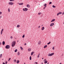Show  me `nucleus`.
<instances>
[{
  "label": "nucleus",
  "instance_id": "f257e3e1",
  "mask_svg": "<svg viewBox=\"0 0 64 64\" xmlns=\"http://www.w3.org/2000/svg\"><path fill=\"white\" fill-rule=\"evenodd\" d=\"M15 45H16V42H15V41H14L12 42V47H14Z\"/></svg>",
  "mask_w": 64,
  "mask_h": 64
},
{
  "label": "nucleus",
  "instance_id": "f03ea898",
  "mask_svg": "<svg viewBox=\"0 0 64 64\" xmlns=\"http://www.w3.org/2000/svg\"><path fill=\"white\" fill-rule=\"evenodd\" d=\"M5 48L6 49H9L10 48V46L9 45H7L6 46Z\"/></svg>",
  "mask_w": 64,
  "mask_h": 64
},
{
  "label": "nucleus",
  "instance_id": "7ed1b4c3",
  "mask_svg": "<svg viewBox=\"0 0 64 64\" xmlns=\"http://www.w3.org/2000/svg\"><path fill=\"white\" fill-rule=\"evenodd\" d=\"M54 53H52L51 54H48V56H52L54 55Z\"/></svg>",
  "mask_w": 64,
  "mask_h": 64
},
{
  "label": "nucleus",
  "instance_id": "20e7f679",
  "mask_svg": "<svg viewBox=\"0 0 64 64\" xmlns=\"http://www.w3.org/2000/svg\"><path fill=\"white\" fill-rule=\"evenodd\" d=\"M8 3H9V4L10 5H12L14 4V3L12 2H9Z\"/></svg>",
  "mask_w": 64,
  "mask_h": 64
},
{
  "label": "nucleus",
  "instance_id": "39448f33",
  "mask_svg": "<svg viewBox=\"0 0 64 64\" xmlns=\"http://www.w3.org/2000/svg\"><path fill=\"white\" fill-rule=\"evenodd\" d=\"M62 14V12H60L58 13L57 14V16H58L59 14Z\"/></svg>",
  "mask_w": 64,
  "mask_h": 64
},
{
  "label": "nucleus",
  "instance_id": "423d86ee",
  "mask_svg": "<svg viewBox=\"0 0 64 64\" xmlns=\"http://www.w3.org/2000/svg\"><path fill=\"white\" fill-rule=\"evenodd\" d=\"M54 25V23H51L50 25V26H53V25Z\"/></svg>",
  "mask_w": 64,
  "mask_h": 64
},
{
  "label": "nucleus",
  "instance_id": "0eeeda50",
  "mask_svg": "<svg viewBox=\"0 0 64 64\" xmlns=\"http://www.w3.org/2000/svg\"><path fill=\"white\" fill-rule=\"evenodd\" d=\"M3 30H4V29H3V28H2V30L1 32V35H2V33L3 32Z\"/></svg>",
  "mask_w": 64,
  "mask_h": 64
},
{
  "label": "nucleus",
  "instance_id": "6e6552de",
  "mask_svg": "<svg viewBox=\"0 0 64 64\" xmlns=\"http://www.w3.org/2000/svg\"><path fill=\"white\" fill-rule=\"evenodd\" d=\"M41 44V41L39 40L38 42V45H40Z\"/></svg>",
  "mask_w": 64,
  "mask_h": 64
},
{
  "label": "nucleus",
  "instance_id": "1a4fd4ad",
  "mask_svg": "<svg viewBox=\"0 0 64 64\" xmlns=\"http://www.w3.org/2000/svg\"><path fill=\"white\" fill-rule=\"evenodd\" d=\"M55 19H53L51 21V22H54V21H55Z\"/></svg>",
  "mask_w": 64,
  "mask_h": 64
},
{
  "label": "nucleus",
  "instance_id": "9d476101",
  "mask_svg": "<svg viewBox=\"0 0 64 64\" xmlns=\"http://www.w3.org/2000/svg\"><path fill=\"white\" fill-rule=\"evenodd\" d=\"M5 42L4 41H3L2 42V45H5Z\"/></svg>",
  "mask_w": 64,
  "mask_h": 64
},
{
  "label": "nucleus",
  "instance_id": "9b49d317",
  "mask_svg": "<svg viewBox=\"0 0 64 64\" xmlns=\"http://www.w3.org/2000/svg\"><path fill=\"white\" fill-rule=\"evenodd\" d=\"M34 53V52H32L31 53V55L32 56V55H33V54Z\"/></svg>",
  "mask_w": 64,
  "mask_h": 64
},
{
  "label": "nucleus",
  "instance_id": "f8f14e48",
  "mask_svg": "<svg viewBox=\"0 0 64 64\" xmlns=\"http://www.w3.org/2000/svg\"><path fill=\"white\" fill-rule=\"evenodd\" d=\"M19 62H20V61L18 60L16 62V63L17 64L19 63Z\"/></svg>",
  "mask_w": 64,
  "mask_h": 64
},
{
  "label": "nucleus",
  "instance_id": "ddd939ff",
  "mask_svg": "<svg viewBox=\"0 0 64 64\" xmlns=\"http://www.w3.org/2000/svg\"><path fill=\"white\" fill-rule=\"evenodd\" d=\"M47 62H48V61L47 60L45 61L44 62V63H45V64H46V63H47Z\"/></svg>",
  "mask_w": 64,
  "mask_h": 64
},
{
  "label": "nucleus",
  "instance_id": "4468645a",
  "mask_svg": "<svg viewBox=\"0 0 64 64\" xmlns=\"http://www.w3.org/2000/svg\"><path fill=\"white\" fill-rule=\"evenodd\" d=\"M23 4V3H19V5H22Z\"/></svg>",
  "mask_w": 64,
  "mask_h": 64
},
{
  "label": "nucleus",
  "instance_id": "2eb2a0df",
  "mask_svg": "<svg viewBox=\"0 0 64 64\" xmlns=\"http://www.w3.org/2000/svg\"><path fill=\"white\" fill-rule=\"evenodd\" d=\"M31 48H28V51L29 52L31 51Z\"/></svg>",
  "mask_w": 64,
  "mask_h": 64
},
{
  "label": "nucleus",
  "instance_id": "dca6fc26",
  "mask_svg": "<svg viewBox=\"0 0 64 64\" xmlns=\"http://www.w3.org/2000/svg\"><path fill=\"white\" fill-rule=\"evenodd\" d=\"M27 6L28 8H29V7H30V6L29 4H27Z\"/></svg>",
  "mask_w": 64,
  "mask_h": 64
},
{
  "label": "nucleus",
  "instance_id": "f3484780",
  "mask_svg": "<svg viewBox=\"0 0 64 64\" xmlns=\"http://www.w3.org/2000/svg\"><path fill=\"white\" fill-rule=\"evenodd\" d=\"M47 47V45H45V46L44 47V48H46Z\"/></svg>",
  "mask_w": 64,
  "mask_h": 64
},
{
  "label": "nucleus",
  "instance_id": "a211bd4d",
  "mask_svg": "<svg viewBox=\"0 0 64 64\" xmlns=\"http://www.w3.org/2000/svg\"><path fill=\"white\" fill-rule=\"evenodd\" d=\"M44 29V27H42V30H43Z\"/></svg>",
  "mask_w": 64,
  "mask_h": 64
},
{
  "label": "nucleus",
  "instance_id": "6ab92c4d",
  "mask_svg": "<svg viewBox=\"0 0 64 64\" xmlns=\"http://www.w3.org/2000/svg\"><path fill=\"white\" fill-rule=\"evenodd\" d=\"M8 11L9 12H10V8H8Z\"/></svg>",
  "mask_w": 64,
  "mask_h": 64
},
{
  "label": "nucleus",
  "instance_id": "aec40b11",
  "mask_svg": "<svg viewBox=\"0 0 64 64\" xmlns=\"http://www.w3.org/2000/svg\"><path fill=\"white\" fill-rule=\"evenodd\" d=\"M25 9L26 10L25 11H27L28 10V9L26 8H25Z\"/></svg>",
  "mask_w": 64,
  "mask_h": 64
},
{
  "label": "nucleus",
  "instance_id": "412c9836",
  "mask_svg": "<svg viewBox=\"0 0 64 64\" xmlns=\"http://www.w3.org/2000/svg\"><path fill=\"white\" fill-rule=\"evenodd\" d=\"M20 48L21 50H23V48H22V46H20Z\"/></svg>",
  "mask_w": 64,
  "mask_h": 64
},
{
  "label": "nucleus",
  "instance_id": "4be33fe9",
  "mask_svg": "<svg viewBox=\"0 0 64 64\" xmlns=\"http://www.w3.org/2000/svg\"><path fill=\"white\" fill-rule=\"evenodd\" d=\"M14 61L15 62V63H16V60H14Z\"/></svg>",
  "mask_w": 64,
  "mask_h": 64
},
{
  "label": "nucleus",
  "instance_id": "5701e85b",
  "mask_svg": "<svg viewBox=\"0 0 64 64\" xmlns=\"http://www.w3.org/2000/svg\"><path fill=\"white\" fill-rule=\"evenodd\" d=\"M17 27H18V28H19V27H20V25H18L17 26Z\"/></svg>",
  "mask_w": 64,
  "mask_h": 64
},
{
  "label": "nucleus",
  "instance_id": "b1692460",
  "mask_svg": "<svg viewBox=\"0 0 64 64\" xmlns=\"http://www.w3.org/2000/svg\"><path fill=\"white\" fill-rule=\"evenodd\" d=\"M31 59H32L31 56H30V60H31Z\"/></svg>",
  "mask_w": 64,
  "mask_h": 64
},
{
  "label": "nucleus",
  "instance_id": "393cba45",
  "mask_svg": "<svg viewBox=\"0 0 64 64\" xmlns=\"http://www.w3.org/2000/svg\"><path fill=\"white\" fill-rule=\"evenodd\" d=\"M50 43H51V42H50L49 43H48L47 44L48 45H49V44H50Z\"/></svg>",
  "mask_w": 64,
  "mask_h": 64
},
{
  "label": "nucleus",
  "instance_id": "a878e982",
  "mask_svg": "<svg viewBox=\"0 0 64 64\" xmlns=\"http://www.w3.org/2000/svg\"><path fill=\"white\" fill-rule=\"evenodd\" d=\"M22 38H24L25 37V34H24L22 36Z\"/></svg>",
  "mask_w": 64,
  "mask_h": 64
},
{
  "label": "nucleus",
  "instance_id": "bb28decb",
  "mask_svg": "<svg viewBox=\"0 0 64 64\" xmlns=\"http://www.w3.org/2000/svg\"><path fill=\"white\" fill-rule=\"evenodd\" d=\"M52 7H53V8H56V6H53Z\"/></svg>",
  "mask_w": 64,
  "mask_h": 64
},
{
  "label": "nucleus",
  "instance_id": "cd10ccee",
  "mask_svg": "<svg viewBox=\"0 0 64 64\" xmlns=\"http://www.w3.org/2000/svg\"><path fill=\"white\" fill-rule=\"evenodd\" d=\"M2 54H1L0 56V58H1V57H2Z\"/></svg>",
  "mask_w": 64,
  "mask_h": 64
},
{
  "label": "nucleus",
  "instance_id": "c85d7f7f",
  "mask_svg": "<svg viewBox=\"0 0 64 64\" xmlns=\"http://www.w3.org/2000/svg\"><path fill=\"white\" fill-rule=\"evenodd\" d=\"M17 51V50L16 49L14 50L15 52H16Z\"/></svg>",
  "mask_w": 64,
  "mask_h": 64
},
{
  "label": "nucleus",
  "instance_id": "c756f323",
  "mask_svg": "<svg viewBox=\"0 0 64 64\" xmlns=\"http://www.w3.org/2000/svg\"><path fill=\"white\" fill-rule=\"evenodd\" d=\"M41 14H42V13H41V12H40V13H39L38 14V15H41Z\"/></svg>",
  "mask_w": 64,
  "mask_h": 64
},
{
  "label": "nucleus",
  "instance_id": "7c9ffc66",
  "mask_svg": "<svg viewBox=\"0 0 64 64\" xmlns=\"http://www.w3.org/2000/svg\"><path fill=\"white\" fill-rule=\"evenodd\" d=\"M52 4V2H50L49 3V5H50V4Z\"/></svg>",
  "mask_w": 64,
  "mask_h": 64
},
{
  "label": "nucleus",
  "instance_id": "2f4dec72",
  "mask_svg": "<svg viewBox=\"0 0 64 64\" xmlns=\"http://www.w3.org/2000/svg\"><path fill=\"white\" fill-rule=\"evenodd\" d=\"M18 55H20V52H18Z\"/></svg>",
  "mask_w": 64,
  "mask_h": 64
},
{
  "label": "nucleus",
  "instance_id": "473e14b6",
  "mask_svg": "<svg viewBox=\"0 0 64 64\" xmlns=\"http://www.w3.org/2000/svg\"><path fill=\"white\" fill-rule=\"evenodd\" d=\"M47 5V4H45L44 5V6H46Z\"/></svg>",
  "mask_w": 64,
  "mask_h": 64
},
{
  "label": "nucleus",
  "instance_id": "72a5a7b5",
  "mask_svg": "<svg viewBox=\"0 0 64 64\" xmlns=\"http://www.w3.org/2000/svg\"><path fill=\"white\" fill-rule=\"evenodd\" d=\"M46 6H45L43 8V9L44 10V9H45V8H46Z\"/></svg>",
  "mask_w": 64,
  "mask_h": 64
},
{
  "label": "nucleus",
  "instance_id": "f704fd0d",
  "mask_svg": "<svg viewBox=\"0 0 64 64\" xmlns=\"http://www.w3.org/2000/svg\"><path fill=\"white\" fill-rule=\"evenodd\" d=\"M10 38H11V39H12L13 38V37L11 36V37H10Z\"/></svg>",
  "mask_w": 64,
  "mask_h": 64
},
{
  "label": "nucleus",
  "instance_id": "c9c22d12",
  "mask_svg": "<svg viewBox=\"0 0 64 64\" xmlns=\"http://www.w3.org/2000/svg\"><path fill=\"white\" fill-rule=\"evenodd\" d=\"M10 60H11V58H10L8 60V61H9Z\"/></svg>",
  "mask_w": 64,
  "mask_h": 64
},
{
  "label": "nucleus",
  "instance_id": "e433bc0d",
  "mask_svg": "<svg viewBox=\"0 0 64 64\" xmlns=\"http://www.w3.org/2000/svg\"><path fill=\"white\" fill-rule=\"evenodd\" d=\"M23 10L24 11H25V10L24 8H23Z\"/></svg>",
  "mask_w": 64,
  "mask_h": 64
},
{
  "label": "nucleus",
  "instance_id": "4c0bfd02",
  "mask_svg": "<svg viewBox=\"0 0 64 64\" xmlns=\"http://www.w3.org/2000/svg\"><path fill=\"white\" fill-rule=\"evenodd\" d=\"M52 49L53 50H54V47L53 48H52Z\"/></svg>",
  "mask_w": 64,
  "mask_h": 64
},
{
  "label": "nucleus",
  "instance_id": "58836bf2",
  "mask_svg": "<svg viewBox=\"0 0 64 64\" xmlns=\"http://www.w3.org/2000/svg\"><path fill=\"white\" fill-rule=\"evenodd\" d=\"M35 63H36V64H38V62H35Z\"/></svg>",
  "mask_w": 64,
  "mask_h": 64
},
{
  "label": "nucleus",
  "instance_id": "ea45409f",
  "mask_svg": "<svg viewBox=\"0 0 64 64\" xmlns=\"http://www.w3.org/2000/svg\"><path fill=\"white\" fill-rule=\"evenodd\" d=\"M2 12H0V15L1 14H2Z\"/></svg>",
  "mask_w": 64,
  "mask_h": 64
},
{
  "label": "nucleus",
  "instance_id": "a19ab883",
  "mask_svg": "<svg viewBox=\"0 0 64 64\" xmlns=\"http://www.w3.org/2000/svg\"><path fill=\"white\" fill-rule=\"evenodd\" d=\"M39 56H39V55H38V58H39Z\"/></svg>",
  "mask_w": 64,
  "mask_h": 64
},
{
  "label": "nucleus",
  "instance_id": "79ce46f5",
  "mask_svg": "<svg viewBox=\"0 0 64 64\" xmlns=\"http://www.w3.org/2000/svg\"><path fill=\"white\" fill-rule=\"evenodd\" d=\"M45 61H46V59H45L44 60V62H45Z\"/></svg>",
  "mask_w": 64,
  "mask_h": 64
},
{
  "label": "nucleus",
  "instance_id": "37998d69",
  "mask_svg": "<svg viewBox=\"0 0 64 64\" xmlns=\"http://www.w3.org/2000/svg\"><path fill=\"white\" fill-rule=\"evenodd\" d=\"M6 64H7V61H6V62H5Z\"/></svg>",
  "mask_w": 64,
  "mask_h": 64
},
{
  "label": "nucleus",
  "instance_id": "c03bdc74",
  "mask_svg": "<svg viewBox=\"0 0 64 64\" xmlns=\"http://www.w3.org/2000/svg\"><path fill=\"white\" fill-rule=\"evenodd\" d=\"M40 55V53H39L38 55H39V56Z\"/></svg>",
  "mask_w": 64,
  "mask_h": 64
},
{
  "label": "nucleus",
  "instance_id": "a18cd8bd",
  "mask_svg": "<svg viewBox=\"0 0 64 64\" xmlns=\"http://www.w3.org/2000/svg\"><path fill=\"white\" fill-rule=\"evenodd\" d=\"M24 45H26V43L25 44H24Z\"/></svg>",
  "mask_w": 64,
  "mask_h": 64
},
{
  "label": "nucleus",
  "instance_id": "49530a36",
  "mask_svg": "<svg viewBox=\"0 0 64 64\" xmlns=\"http://www.w3.org/2000/svg\"><path fill=\"white\" fill-rule=\"evenodd\" d=\"M3 64H5V63L4 62H3Z\"/></svg>",
  "mask_w": 64,
  "mask_h": 64
},
{
  "label": "nucleus",
  "instance_id": "de8ad7c7",
  "mask_svg": "<svg viewBox=\"0 0 64 64\" xmlns=\"http://www.w3.org/2000/svg\"><path fill=\"white\" fill-rule=\"evenodd\" d=\"M41 26H42H42H43V25H42Z\"/></svg>",
  "mask_w": 64,
  "mask_h": 64
},
{
  "label": "nucleus",
  "instance_id": "09e8293b",
  "mask_svg": "<svg viewBox=\"0 0 64 64\" xmlns=\"http://www.w3.org/2000/svg\"><path fill=\"white\" fill-rule=\"evenodd\" d=\"M40 26H39L38 27V28H40Z\"/></svg>",
  "mask_w": 64,
  "mask_h": 64
},
{
  "label": "nucleus",
  "instance_id": "8fccbe9b",
  "mask_svg": "<svg viewBox=\"0 0 64 64\" xmlns=\"http://www.w3.org/2000/svg\"><path fill=\"white\" fill-rule=\"evenodd\" d=\"M2 43L1 42H0V45H1V44Z\"/></svg>",
  "mask_w": 64,
  "mask_h": 64
},
{
  "label": "nucleus",
  "instance_id": "3c124183",
  "mask_svg": "<svg viewBox=\"0 0 64 64\" xmlns=\"http://www.w3.org/2000/svg\"><path fill=\"white\" fill-rule=\"evenodd\" d=\"M10 1H12V0H10Z\"/></svg>",
  "mask_w": 64,
  "mask_h": 64
},
{
  "label": "nucleus",
  "instance_id": "603ef678",
  "mask_svg": "<svg viewBox=\"0 0 64 64\" xmlns=\"http://www.w3.org/2000/svg\"><path fill=\"white\" fill-rule=\"evenodd\" d=\"M14 0H12V1H14Z\"/></svg>",
  "mask_w": 64,
  "mask_h": 64
},
{
  "label": "nucleus",
  "instance_id": "864d4df0",
  "mask_svg": "<svg viewBox=\"0 0 64 64\" xmlns=\"http://www.w3.org/2000/svg\"><path fill=\"white\" fill-rule=\"evenodd\" d=\"M62 63H60L59 64H62Z\"/></svg>",
  "mask_w": 64,
  "mask_h": 64
},
{
  "label": "nucleus",
  "instance_id": "5fc2aeb1",
  "mask_svg": "<svg viewBox=\"0 0 64 64\" xmlns=\"http://www.w3.org/2000/svg\"><path fill=\"white\" fill-rule=\"evenodd\" d=\"M15 39H16V38H15Z\"/></svg>",
  "mask_w": 64,
  "mask_h": 64
},
{
  "label": "nucleus",
  "instance_id": "6e6d98bb",
  "mask_svg": "<svg viewBox=\"0 0 64 64\" xmlns=\"http://www.w3.org/2000/svg\"><path fill=\"white\" fill-rule=\"evenodd\" d=\"M47 64H49V62H48Z\"/></svg>",
  "mask_w": 64,
  "mask_h": 64
},
{
  "label": "nucleus",
  "instance_id": "4d7b16f0",
  "mask_svg": "<svg viewBox=\"0 0 64 64\" xmlns=\"http://www.w3.org/2000/svg\"><path fill=\"white\" fill-rule=\"evenodd\" d=\"M44 59V58H42V59Z\"/></svg>",
  "mask_w": 64,
  "mask_h": 64
},
{
  "label": "nucleus",
  "instance_id": "13d9d810",
  "mask_svg": "<svg viewBox=\"0 0 64 64\" xmlns=\"http://www.w3.org/2000/svg\"><path fill=\"white\" fill-rule=\"evenodd\" d=\"M1 17V16H0V18H1L0 17Z\"/></svg>",
  "mask_w": 64,
  "mask_h": 64
},
{
  "label": "nucleus",
  "instance_id": "bf43d9fd",
  "mask_svg": "<svg viewBox=\"0 0 64 64\" xmlns=\"http://www.w3.org/2000/svg\"><path fill=\"white\" fill-rule=\"evenodd\" d=\"M43 64V62H42V64Z\"/></svg>",
  "mask_w": 64,
  "mask_h": 64
},
{
  "label": "nucleus",
  "instance_id": "052dcab7",
  "mask_svg": "<svg viewBox=\"0 0 64 64\" xmlns=\"http://www.w3.org/2000/svg\"><path fill=\"white\" fill-rule=\"evenodd\" d=\"M24 64H25V63H24Z\"/></svg>",
  "mask_w": 64,
  "mask_h": 64
},
{
  "label": "nucleus",
  "instance_id": "680f3d73",
  "mask_svg": "<svg viewBox=\"0 0 64 64\" xmlns=\"http://www.w3.org/2000/svg\"><path fill=\"white\" fill-rule=\"evenodd\" d=\"M17 42H18V41H17Z\"/></svg>",
  "mask_w": 64,
  "mask_h": 64
},
{
  "label": "nucleus",
  "instance_id": "e2e57ef3",
  "mask_svg": "<svg viewBox=\"0 0 64 64\" xmlns=\"http://www.w3.org/2000/svg\"><path fill=\"white\" fill-rule=\"evenodd\" d=\"M1 18H2V16H1Z\"/></svg>",
  "mask_w": 64,
  "mask_h": 64
},
{
  "label": "nucleus",
  "instance_id": "0e129e2a",
  "mask_svg": "<svg viewBox=\"0 0 64 64\" xmlns=\"http://www.w3.org/2000/svg\"><path fill=\"white\" fill-rule=\"evenodd\" d=\"M43 0V1H44V0Z\"/></svg>",
  "mask_w": 64,
  "mask_h": 64
},
{
  "label": "nucleus",
  "instance_id": "69168bd1",
  "mask_svg": "<svg viewBox=\"0 0 64 64\" xmlns=\"http://www.w3.org/2000/svg\"><path fill=\"white\" fill-rule=\"evenodd\" d=\"M39 5H40V4H39Z\"/></svg>",
  "mask_w": 64,
  "mask_h": 64
}]
</instances>
